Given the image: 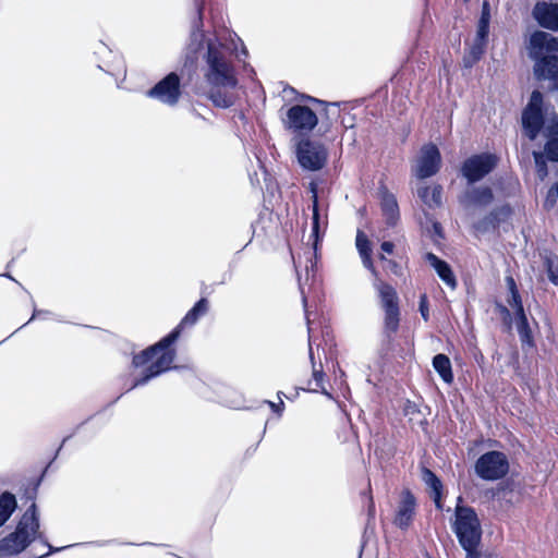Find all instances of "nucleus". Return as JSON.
<instances>
[{"label": "nucleus", "mask_w": 558, "mask_h": 558, "mask_svg": "<svg viewBox=\"0 0 558 558\" xmlns=\"http://www.w3.org/2000/svg\"><path fill=\"white\" fill-rule=\"evenodd\" d=\"M241 53L244 56H247V51H246L245 47H242Z\"/></svg>", "instance_id": "09e8293b"}, {"label": "nucleus", "mask_w": 558, "mask_h": 558, "mask_svg": "<svg viewBox=\"0 0 558 558\" xmlns=\"http://www.w3.org/2000/svg\"><path fill=\"white\" fill-rule=\"evenodd\" d=\"M535 163L537 168V172L541 179H544L547 175V168L544 160V156L541 153H534Z\"/></svg>", "instance_id": "2f4dec72"}, {"label": "nucleus", "mask_w": 558, "mask_h": 558, "mask_svg": "<svg viewBox=\"0 0 558 558\" xmlns=\"http://www.w3.org/2000/svg\"><path fill=\"white\" fill-rule=\"evenodd\" d=\"M488 33H489V24L478 21L475 39L480 40V41L487 43Z\"/></svg>", "instance_id": "7c9ffc66"}, {"label": "nucleus", "mask_w": 558, "mask_h": 558, "mask_svg": "<svg viewBox=\"0 0 558 558\" xmlns=\"http://www.w3.org/2000/svg\"><path fill=\"white\" fill-rule=\"evenodd\" d=\"M49 313L41 310H35L29 322L37 318V317H46Z\"/></svg>", "instance_id": "79ce46f5"}, {"label": "nucleus", "mask_w": 558, "mask_h": 558, "mask_svg": "<svg viewBox=\"0 0 558 558\" xmlns=\"http://www.w3.org/2000/svg\"><path fill=\"white\" fill-rule=\"evenodd\" d=\"M551 137L547 141L544 147L546 157L550 161L558 162V118L555 117L549 128Z\"/></svg>", "instance_id": "b1692460"}, {"label": "nucleus", "mask_w": 558, "mask_h": 558, "mask_svg": "<svg viewBox=\"0 0 558 558\" xmlns=\"http://www.w3.org/2000/svg\"><path fill=\"white\" fill-rule=\"evenodd\" d=\"M510 210L508 207H502L498 210L490 211L487 216H485L483 219L477 221L474 225V228L476 231L485 233L490 230H495L497 226L499 225V214H508Z\"/></svg>", "instance_id": "5701e85b"}, {"label": "nucleus", "mask_w": 558, "mask_h": 558, "mask_svg": "<svg viewBox=\"0 0 558 558\" xmlns=\"http://www.w3.org/2000/svg\"><path fill=\"white\" fill-rule=\"evenodd\" d=\"M441 493H442V490L432 493V498H433L435 506L438 510H441L444 507L442 501H441Z\"/></svg>", "instance_id": "58836bf2"}, {"label": "nucleus", "mask_w": 558, "mask_h": 558, "mask_svg": "<svg viewBox=\"0 0 558 558\" xmlns=\"http://www.w3.org/2000/svg\"><path fill=\"white\" fill-rule=\"evenodd\" d=\"M384 310V333L388 339L398 331L400 325V308L396 289L381 280L374 283Z\"/></svg>", "instance_id": "423d86ee"}, {"label": "nucleus", "mask_w": 558, "mask_h": 558, "mask_svg": "<svg viewBox=\"0 0 558 558\" xmlns=\"http://www.w3.org/2000/svg\"><path fill=\"white\" fill-rule=\"evenodd\" d=\"M517 330L523 343H530L532 339L531 329L524 311L515 313Z\"/></svg>", "instance_id": "a878e982"}, {"label": "nucleus", "mask_w": 558, "mask_h": 558, "mask_svg": "<svg viewBox=\"0 0 558 558\" xmlns=\"http://www.w3.org/2000/svg\"><path fill=\"white\" fill-rule=\"evenodd\" d=\"M299 286H300V291H301V294H302L303 305L306 308V302L307 301H306V296H305L304 283L301 281V277H299Z\"/></svg>", "instance_id": "37998d69"}, {"label": "nucleus", "mask_w": 558, "mask_h": 558, "mask_svg": "<svg viewBox=\"0 0 558 558\" xmlns=\"http://www.w3.org/2000/svg\"><path fill=\"white\" fill-rule=\"evenodd\" d=\"M426 259L430 264V266L436 270L439 278L451 289L457 287L456 277L449 266L448 263L438 258L433 253L426 254Z\"/></svg>", "instance_id": "6ab92c4d"}, {"label": "nucleus", "mask_w": 558, "mask_h": 558, "mask_svg": "<svg viewBox=\"0 0 558 558\" xmlns=\"http://www.w3.org/2000/svg\"><path fill=\"white\" fill-rule=\"evenodd\" d=\"M39 518L35 504L25 511L14 532L0 539V558L22 553L38 535Z\"/></svg>", "instance_id": "20e7f679"}, {"label": "nucleus", "mask_w": 558, "mask_h": 558, "mask_svg": "<svg viewBox=\"0 0 558 558\" xmlns=\"http://www.w3.org/2000/svg\"><path fill=\"white\" fill-rule=\"evenodd\" d=\"M558 199V181L548 190L544 206L549 209L555 206Z\"/></svg>", "instance_id": "c756f323"}, {"label": "nucleus", "mask_w": 558, "mask_h": 558, "mask_svg": "<svg viewBox=\"0 0 558 558\" xmlns=\"http://www.w3.org/2000/svg\"><path fill=\"white\" fill-rule=\"evenodd\" d=\"M501 313L506 314L507 316H509V315H510V313H509L508 308H507V307H505V306H501Z\"/></svg>", "instance_id": "49530a36"}, {"label": "nucleus", "mask_w": 558, "mask_h": 558, "mask_svg": "<svg viewBox=\"0 0 558 558\" xmlns=\"http://www.w3.org/2000/svg\"><path fill=\"white\" fill-rule=\"evenodd\" d=\"M416 499L414 495L405 489L401 493V499L396 511L393 523L401 530H407L415 515Z\"/></svg>", "instance_id": "4468645a"}, {"label": "nucleus", "mask_w": 558, "mask_h": 558, "mask_svg": "<svg viewBox=\"0 0 558 558\" xmlns=\"http://www.w3.org/2000/svg\"><path fill=\"white\" fill-rule=\"evenodd\" d=\"M433 366L445 383L451 384L453 381L451 362L447 355L436 354L433 359Z\"/></svg>", "instance_id": "4be33fe9"}, {"label": "nucleus", "mask_w": 558, "mask_h": 558, "mask_svg": "<svg viewBox=\"0 0 558 558\" xmlns=\"http://www.w3.org/2000/svg\"><path fill=\"white\" fill-rule=\"evenodd\" d=\"M320 226H322V222H320V215H319V209H318V196H315V202L313 205V216H312V233L310 235V238L313 239L314 252L313 253L311 251L307 252L308 257H307V264L305 265L306 281H308L310 278H312L313 280L315 278L316 262L313 260L312 255H316V252H317L318 242L320 240V235H319L320 234Z\"/></svg>", "instance_id": "2eb2a0df"}, {"label": "nucleus", "mask_w": 558, "mask_h": 558, "mask_svg": "<svg viewBox=\"0 0 558 558\" xmlns=\"http://www.w3.org/2000/svg\"><path fill=\"white\" fill-rule=\"evenodd\" d=\"M281 396H283V393L281 391L278 392V398H279V403H275V402H271V401H267L268 405L271 408V410L274 412H276L278 415H281L283 409H284V403L281 399Z\"/></svg>", "instance_id": "c9c22d12"}, {"label": "nucleus", "mask_w": 558, "mask_h": 558, "mask_svg": "<svg viewBox=\"0 0 558 558\" xmlns=\"http://www.w3.org/2000/svg\"><path fill=\"white\" fill-rule=\"evenodd\" d=\"M147 95L155 98L162 104L174 106L181 96L180 78L177 73H169L166 77L159 81Z\"/></svg>", "instance_id": "f8f14e48"}, {"label": "nucleus", "mask_w": 558, "mask_h": 558, "mask_svg": "<svg viewBox=\"0 0 558 558\" xmlns=\"http://www.w3.org/2000/svg\"><path fill=\"white\" fill-rule=\"evenodd\" d=\"M475 472L485 481L500 480L509 472L508 458L501 451H488L477 459Z\"/></svg>", "instance_id": "6e6552de"}, {"label": "nucleus", "mask_w": 558, "mask_h": 558, "mask_svg": "<svg viewBox=\"0 0 558 558\" xmlns=\"http://www.w3.org/2000/svg\"><path fill=\"white\" fill-rule=\"evenodd\" d=\"M16 508V499L13 494L5 492L0 496V526L11 517Z\"/></svg>", "instance_id": "393cba45"}, {"label": "nucleus", "mask_w": 558, "mask_h": 558, "mask_svg": "<svg viewBox=\"0 0 558 558\" xmlns=\"http://www.w3.org/2000/svg\"><path fill=\"white\" fill-rule=\"evenodd\" d=\"M208 312V301L202 298L195 305L186 313L179 326H177L168 336L163 337L156 344L142 351L140 354L133 356V365L141 367L146 363L156 360L144 371V375L134 380L132 388L143 386L151 378L160 375L161 373L171 368V364L175 357V351L171 345L178 340L181 329L185 326H193L199 317Z\"/></svg>", "instance_id": "f03ea898"}, {"label": "nucleus", "mask_w": 558, "mask_h": 558, "mask_svg": "<svg viewBox=\"0 0 558 558\" xmlns=\"http://www.w3.org/2000/svg\"><path fill=\"white\" fill-rule=\"evenodd\" d=\"M546 264L549 280L558 286V266L551 259H547Z\"/></svg>", "instance_id": "473e14b6"}, {"label": "nucleus", "mask_w": 558, "mask_h": 558, "mask_svg": "<svg viewBox=\"0 0 558 558\" xmlns=\"http://www.w3.org/2000/svg\"><path fill=\"white\" fill-rule=\"evenodd\" d=\"M305 313H306V319H307V325H308L307 330H308V332H311L310 319H308V315H307V311L306 310H305Z\"/></svg>", "instance_id": "de8ad7c7"}, {"label": "nucleus", "mask_w": 558, "mask_h": 558, "mask_svg": "<svg viewBox=\"0 0 558 558\" xmlns=\"http://www.w3.org/2000/svg\"><path fill=\"white\" fill-rule=\"evenodd\" d=\"M441 165V156L437 146L428 143L422 146L416 158L413 173L418 179H427L435 175Z\"/></svg>", "instance_id": "9b49d317"}, {"label": "nucleus", "mask_w": 558, "mask_h": 558, "mask_svg": "<svg viewBox=\"0 0 558 558\" xmlns=\"http://www.w3.org/2000/svg\"><path fill=\"white\" fill-rule=\"evenodd\" d=\"M355 245H356V248L361 256L363 266L365 268H367L368 270H371L374 275H377V272L374 268V265H373L372 256H371V254H372L371 242H369L368 238L366 236V234L361 230H357Z\"/></svg>", "instance_id": "aec40b11"}, {"label": "nucleus", "mask_w": 558, "mask_h": 558, "mask_svg": "<svg viewBox=\"0 0 558 558\" xmlns=\"http://www.w3.org/2000/svg\"><path fill=\"white\" fill-rule=\"evenodd\" d=\"M368 513H369V515H374V513H375V505H374V501L372 498H369Z\"/></svg>", "instance_id": "a18cd8bd"}, {"label": "nucleus", "mask_w": 558, "mask_h": 558, "mask_svg": "<svg viewBox=\"0 0 558 558\" xmlns=\"http://www.w3.org/2000/svg\"><path fill=\"white\" fill-rule=\"evenodd\" d=\"M506 282H507V286H508V289H509L510 293L518 292V288H517L515 281H514V279L512 277H507L506 278Z\"/></svg>", "instance_id": "a19ab883"}, {"label": "nucleus", "mask_w": 558, "mask_h": 558, "mask_svg": "<svg viewBox=\"0 0 558 558\" xmlns=\"http://www.w3.org/2000/svg\"><path fill=\"white\" fill-rule=\"evenodd\" d=\"M543 95L538 90H534L530 97L527 106L522 112V126L526 136L533 141L537 137L544 125L543 116Z\"/></svg>", "instance_id": "9d476101"}, {"label": "nucleus", "mask_w": 558, "mask_h": 558, "mask_svg": "<svg viewBox=\"0 0 558 558\" xmlns=\"http://www.w3.org/2000/svg\"><path fill=\"white\" fill-rule=\"evenodd\" d=\"M529 54L535 61L534 73L538 80H549L558 89V56L544 57V50L558 51V38L536 31L530 37Z\"/></svg>", "instance_id": "7ed1b4c3"}, {"label": "nucleus", "mask_w": 558, "mask_h": 558, "mask_svg": "<svg viewBox=\"0 0 558 558\" xmlns=\"http://www.w3.org/2000/svg\"><path fill=\"white\" fill-rule=\"evenodd\" d=\"M454 515L452 529L461 547L466 551V558H480L482 526L475 510L458 504Z\"/></svg>", "instance_id": "39448f33"}, {"label": "nucleus", "mask_w": 558, "mask_h": 558, "mask_svg": "<svg viewBox=\"0 0 558 558\" xmlns=\"http://www.w3.org/2000/svg\"><path fill=\"white\" fill-rule=\"evenodd\" d=\"M485 46V41H480L475 39L470 49L469 54L463 59L464 66L471 68L475 62H477L481 59L482 54L484 53Z\"/></svg>", "instance_id": "bb28decb"}, {"label": "nucleus", "mask_w": 558, "mask_h": 558, "mask_svg": "<svg viewBox=\"0 0 558 558\" xmlns=\"http://www.w3.org/2000/svg\"><path fill=\"white\" fill-rule=\"evenodd\" d=\"M424 483L432 489V493L442 490V484L434 472L424 468L422 471Z\"/></svg>", "instance_id": "c85d7f7f"}, {"label": "nucleus", "mask_w": 558, "mask_h": 558, "mask_svg": "<svg viewBox=\"0 0 558 558\" xmlns=\"http://www.w3.org/2000/svg\"><path fill=\"white\" fill-rule=\"evenodd\" d=\"M533 16L542 27L554 32L558 31V3H536Z\"/></svg>", "instance_id": "dca6fc26"}, {"label": "nucleus", "mask_w": 558, "mask_h": 558, "mask_svg": "<svg viewBox=\"0 0 558 558\" xmlns=\"http://www.w3.org/2000/svg\"><path fill=\"white\" fill-rule=\"evenodd\" d=\"M197 16L192 22L190 39L186 46V61L193 63L199 54L206 62L205 78L214 89L208 94L216 107L229 108L234 97L220 87L234 88L238 84L233 66V56L239 57L238 44H242L238 35L228 29L214 31L213 37L205 39L203 31V0H195Z\"/></svg>", "instance_id": "f257e3e1"}, {"label": "nucleus", "mask_w": 558, "mask_h": 558, "mask_svg": "<svg viewBox=\"0 0 558 558\" xmlns=\"http://www.w3.org/2000/svg\"><path fill=\"white\" fill-rule=\"evenodd\" d=\"M494 199V194L488 186H478L466 190L460 197V203L464 206L484 207L489 205Z\"/></svg>", "instance_id": "a211bd4d"}, {"label": "nucleus", "mask_w": 558, "mask_h": 558, "mask_svg": "<svg viewBox=\"0 0 558 558\" xmlns=\"http://www.w3.org/2000/svg\"><path fill=\"white\" fill-rule=\"evenodd\" d=\"M308 355H310V360L313 364V379H314V383H315V387H310L308 390H312V391H317L318 388H322L323 391L327 395V392L325 391L324 389V386H323V381H324V372L322 369V366L319 368H316L315 366V363H314V353H313V348H312V339L311 337L308 338Z\"/></svg>", "instance_id": "cd10ccee"}, {"label": "nucleus", "mask_w": 558, "mask_h": 558, "mask_svg": "<svg viewBox=\"0 0 558 558\" xmlns=\"http://www.w3.org/2000/svg\"><path fill=\"white\" fill-rule=\"evenodd\" d=\"M442 187L440 185L421 186L417 189V196L429 208L439 207L441 205Z\"/></svg>", "instance_id": "412c9836"}, {"label": "nucleus", "mask_w": 558, "mask_h": 558, "mask_svg": "<svg viewBox=\"0 0 558 558\" xmlns=\"http://www.w3.org/2000/svg\"><path fill=\"white\" fill-rule=\"evenodd\" d=\"M434 228H435V230L437 231V230H438V228H439V223H435V225H434Z\"/></svg>", "instance_id": "8fccbe9b"}, {"label": "nucleus", "mask_w": 558, "mask_h": 558, "mask_svg": "<svg viewBox=\"0 0 558 558\" xmlns=\"http://www.w3.org/2000/svg\"><path fill=\"white\" fill-rule=\"evenodd\" d=\"M498 163L495 154L482 153L466 158L461 167V174L469 184H474L489 174Z\"/></svg>", "instance_id": "1a4fd4ad"}, {"label": "nucleus", "mask_w": 558, "mask_h": 558, "mask_svg": "<svg viewBox=\"0 0 558 558\" xmlns=\"http://www.w3.org/2000/svg\"><path fill=\"white\" fill-rule=\"evenodd\" d=\"M289 128L300 133L311 132L318 122L317 116L308 107L295 105L287 113Z\"/></svg>", "instance_id": "ddd939ff"}, {"label": "nucleus", "mask_w": 558, "mask_h": 558, "mask_svg": "<svg viewBox=\"0 0 558 558\" xmlns=\"http://www.w3.org/2000/svg\"><path fill=\"white\" fill-rule=\"evenodd\" d=\"M380 198V208L388 226H396L400 218L399 205L396 196L389 192L387 186L380 185L378 189Z\"/></svg>", "instance_id": "f3484780"}, {"label": "nucleus", "mask_w": 558, "mask_h": 558, "mask_svg": "<svg viewBox=\"0 0 558 558\" xmlns=\"http://www.w3.org/2000/svg\"><path fill=\"white\" fill-rule=\"evenodd\" d=\"M480 21L489 24V21H490V8H489L488 1H484L483 2Z\"/></svg>", "instance_id": "e433bc0d"}, {"label": "nucleus", "mask_w": 558, "mask_h": 558, "mask_svg": "<svg viewBox=\"0 0 558 558\" xmlns=\"http://www.w3.org/2000/svg\"><path fill=\"white\" fill-rule=\"evenodd\" d=\"M508 303L515 310V313H519L520 310L524 311L519 291L510 293Z\"/></svg>", "instance_id": "72a5a7b5"}, {"label": "nucleus", "mask_w": 558, "mask_h": 558, "mask_svg": "<svg viewBox=\"0 0 558 558\" xmlns=\"http://www.w3.org/2000/svg\"><path fill=\"white\" fill-rule=\"evenodd\" d=\"M310 190H311V192L313 194L312 198H313V203H314L315 202V196H317V185L314 182H312L310 184Z\"/></svg>", "instance_id": "c03bdc74"}, {"label": "nucleus", "mask_w": 558, "mask_h": 558, "mask_svg": "<svg viewBox=\"0 0 558 558\" xmlns=\"http://www.w3.org/2000/svg\"><path fill=\"white\" fill-rule=\"evenodd\" d=\"M404 413L411 416L410 420H413V415L420 414V411L414 403L408 402L404 408Z\"/></svg>", "instance_id": "4c0bfd02"}, {"label": "nucleus", "mask_w": 558, "mask_h": 558, "mask_svg": "<svg viewBox=\"0 0 558 558\" xmlns=\"http://www.w3.org/2000/svg\"><path fill=\"white\" fill-rule=\"evenodd\" d=\"M292 257H293V264L296 266V259L293 255H292Z\"/></svg>", "instance_id": "3c124183"}, {"label": "nucleus", "mask_w": 558, "mask_h": 558, "mask_svg": "<svg viewBox=\"0 0 558 558\" xmlns=\"http://www.w3.org/2000/svg\"><path fill=\"white\" fill-rule=\"evenodd\" d=\"M393 247H395L393 243L389 242V241H385L380 245L381 251L386 254H392Z\"/></svg>", "instance_id": "ea45409f"}, {"label": "nucleus", "mask_w": 558, "mask_h": 558, "mask_svg": "<svg viewBox=\"0 0 558 558\" xmlns=\"http://www.w3.org/2000/svg\"><path fill=\"white\" fill-rule=\"evenodd\" d=\"M420 313L425 322L429 319V310H428V301L427 295L422 294L420 296Z\"/></svg>", "instance_id": "f704fd0d"}, {"label": "nucleus", "mask_w": 558, "mask_h": 558, "mask_svg": "<svg viewBox=\"0 0 558 558\" xmlns=\"http://www.w3.org/2000/svg\"><path fill=\"white\" fill-rule=\"evenodd\" d=\"M296 158L303 170L319 171L327 163L328 150L324 144L306 138L299 142Z\"/></svg>", "instance_id": "0eeeda50"}]
</instances>
